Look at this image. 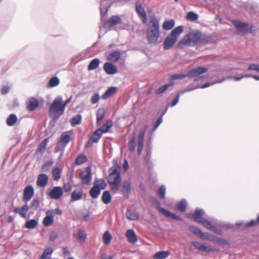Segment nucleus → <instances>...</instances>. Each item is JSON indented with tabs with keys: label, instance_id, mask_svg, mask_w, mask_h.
Returning a JSON list of instances; mask_svg holds the SVG:
<instances>
[{
	"label": "nucleus",
	"instance_id": "35",
	"mask_svg": "<svg viewBox=\"0 0 259 259\" xmlns=\"http://www.w3.org/2000/svg\"><path fill=\"white\" fill-rule=\"evenodd\" d=\"M18 117L15 114H11L6 119V123L9 126H13L17 122Z\"/></svg>",
	"mask_w": 259,
	"mask_h": 259
},
{
	"label": "nucleus",
	"instance_id": "38",
	"mask_svg": "<svg viewBox=\"0 0 259 259\" xmlns=\"http://www.w3.org/2000/svg\"><path fill=\"white\" fill-rule=\"evenodd\" d=\"M103 135V132L99 131L98 129L96 130L90 137L91 141L94 143H98Z\"/></svg>",
	"mask_w": 259,
	"mask_h": 259
},
{
	"label": "nucleus",
	"instance_id": "23",
	"mask_svg": "<svg viewBox=\"0 0 259 259\" xmlns=\"http://www.w3.org/2000/svg\"><path fill=\"white\" fill-rule=\"evenodd\" d=\"M29 209V207L28 206L27 203H25L20 208L17 207L14 208V212L15 213L19 214L23 218L25 219L26 218V214Z\"/></svg>",
	"mask_w": 259,
	"mask_h": 259
},
{
	"label": "nucleus",
	"instance_id": "20",
	"mask_svg": "<svg viewBox=\"0 0 259 259\" xmlns=\"http://www.w3.org/2000/svg\"><path fill=\"white\" fill-rule=\"evenodd\" d=\"M131 182L129 181H124L122 185L121 192L124 197L128 198L131 193Z\"/></svg>",
	"mask_w": 259,
	"mask_h": 259
},
{
	"label": "nucleus",
	"instance_id": "9",
	"mask_svg": "<svg viewBox=\"0 0 259 259\" xmlns=\"http://www.w3.org/2000/svg\"><path fill=\"white\" fill-rule=\"evenodd\" d=\"M207 70L208 69L206 67L199 66L190 70L186 73V76L189 78H195L194 80L197 82L203 78L202 76L199 75L206 72Z\"/></svg>",
	"mask_w": 259,
	"mask_h": 259
},
{
	"label": "nucleus",
	"instance_id": "1",
	"mask_svg": "<svg viewBox=\"0 0 259 259\" xmlns=\"http://www.w3.org/2000/svg\"><path fill=\"white\" fill-rule=\"evenodd\" d=\"M205 213V212L204 209L200 208H196L193 214H189L188 215V218L194 222L202 225L206 229L214 233L220 235H222L223 233L221 229L214 226L210 221L203 218Z\"/></svg>",
	"mask_w": 259,
	"mask_h": 259
},
{
	"label": "nucleus",
	"instance_id": "22",
	"mask_svg": "<svg viewBox=\"0 0 259 259\" xmlns=\"http://www.w3.org/2000/svg\"><path fill=\"white\" fill-rule=\"evenodd\" d=\"M39 102L37 99L34 97L30 98L27 103V108L30 111L35 110L38 106Z\"/></svg>",
	"mask_w": 259,
	"mask_h": 259
},
{
	"label": "nucleus",
	"instance_id": "53",
	"mask_svg": "<svg viewBox=\"0 0 259 259\" xmlns=\"http://www.w3.org/2000/svg\"><path fill=\"white\" fill-rule=\"evenodd\" d=\"M166 192V187L164 185H161L157 191V194L159 198L161 199H163L165 198V195Z\"/></svg>",
	"mask_w": 259,
	"mask_h": 259
},
{
	"label": "nucleus",
	"instance_id": "58",
	"mask_svg": "<svg viewBox=\"0 0 259 259\" xmlns=\"http://www.w3.org/2000/svg\"><path fill=\"white\" fill-rule=\"evenodd\" d=\"M39 200L38 198L33 199L31 203L30 207L33 210H36L39 207Z\"/></svg>",
	"mask_w": 259,
	"mask_h": 259
},
{
	"label": "nucleus",
	"instance_id": "45",
	"mask_svg": "<svg viewBox=\"0 0 259 259\" xmlns=\"http://www.w3.org/2000/svg\"><path fill=\"white\" fill-rule=\"evenodd\" d=\"M61 171L58 167H55L52 170V176L54 180L58 181L61 178Z\"/></svg>",
	"mask_w": 259,
	"mask_h": 259
},
{
	"label": "nucleus",
	"instance_id": "59",
	"mask_svg": "<svg viewBox=\"0 0 259 259\" xmlns=\"http://www.w3.org/2000/svg\"><path fill=\"white\" fill-rule=\"evenodd\" d=\"M52 118L51 120L49 122V125L51 127H54L60 117L55 115H49Z\"/></svg>",
	"mask_w": 259,
	"mask_h": 259
},
{
	"label": "nucleus",
	"instance_id": "63",
	"mask_svg": "<svg viewBox=\"0 0 259 259\" xmlns=\"http://www.w3.org/2000/svg\"><path fill=\"white\" fill-rule=\"evenodd\" d=\"M247 70H253L259 72V64H251L247 68Z\"/></svg>",
	"mask_w": 259,
	"mask_h": 259
},
{
	"label": "nucleus",
	"instance_id": "24",
	"mask_svg": "<svg viewBox=\"0 0 259 259\" xmlns=\"http://www.w3.org/2000/svg\"><path fill=\"white\" fill-rule=\"evenodd\" d=\"M125 236L127 241L132 244H135L138 241V238L135 231L133 229H128L126 231Z\"/></svg>",
	"mask_w": 259,
	"mask_h": 259
},
{
	"label": "nucleus",
	"instance_id": "46",
	"mask_svg": "<svg viewBox=\"0 0 259 259\" xmlns=\"http://www.w3.org/2000/svg\"><path fill=\"white\" fill-rule=\"evenodd\" d=\"M87 160V157L83 154H79L75 159V163L78 165H81Z\"/></svg>",
	"mask_w": 259,
	"mask_h": 259
},
{
	"label": "nucleus",
	"instance_id": "50",
	"mask_svg": "<svg viewBox=\"0 0 259 259\" xmlns=\"http://www.w3.org/2000/svg\"><path fill=\"white\" fill-rule=\"evenodd\" d=\"M199 16L198 15L192 11H190L188 12L186 15V19L188 20H191L192 21H196L198 19Z\"/></svg>",
	"mask_w": 259,
	"mask_h": 259
},
{
	"label": "nucleus",
	"instance_id": "6",
	"mask_svg": "<svg viewBox=\"0 0 259 259\" xmlns=\"http://www.w3.org/2000/svg\"><path fill=\"white\" fill-rule=\"evenodd\" d=\"M64 112L65 109L62 105V98L58 97L54 100L50 106L49 114L61 117L64 113Z\"/></svg>",
	"mask_w": 259,
	"mask_h": 259
},
{
	"label": "nucleus",
	"instance_id": "7",
	"mask_svg": "<svg viewBox=\"0 0 259 259\" xmlns=\"http://www.w3.org/2000/svg\"><path fill=\"white\" fill-rule=\"evenodd\" d=\"M73 134L72 131H68L63 133L60 137L55 148V152L58 153L60 150L65 151V147L71 140V136Z\"/></svg>",
	"mask_w": 259,
	"mask_h": 259
},
{
	"label": "nucleus",
	"instance_id": "42",
	"mask_svg": "<svg viewBox=\"0 0 259 259\" xmlns=\"http://www.w3.org/2000/svg\"><path fill=\"white\" fill-rule=\"evenodd\" d=\"M53 249L51 247H48L43 252L39 259H49L53 252Z\"/></svg>",
	"mask_w": 259,
	"mask_h": 259
},
{
	"label": "nucleus",
	"instance_id": "10",
	"mask_svg": "<svg viewBox=\"0 0 259 259\" xmlns=\"http://www.w3.org/2000/svg\"><path fill=\"white\" fill-rule=\"evenodd\" d=\"M79 177L81 183L83 185H88L92 181L91 167L89 166L79 173Z\"/></svg>",
	"mask_w": 259,
	"mask_h": 259
},
{
	"label": "nucleus",
	"instance_id": "52",
	"mask_svg": "<svg viewBox=\"0 0 259 259\" xmlns=\"http://www.w3.org/2000/svg\"><path fill=\"white\" fill-rule=\"evenodd\" d=\"M87 234L83 230H79L77 234V238L80 242H84L87 239Z\"/></svg>",
	"mask_w": 259,
	"mask_h": 259
},
{
	"label": "nucleus",
	"instance_id": "30",
	"mask_svg": "<svg viewBox=\"0 0 259 259\" xmlns=\"http://www.w3.org/2000/svg\"><path fill=\"white\" fill-rule=\"evenodd\" d=\"M112 196L110 191L106 190L103 192L101 200L102 202L105 204H108L111 201Z\"/></svg>",
	"mask_w": 259,
	"mask_h": 259
},
{
	"label": "nucleus",
	"instance_id": "2",
	"mask_svg": "<svg viewBox=\"0 0 259 259\" xmlns=\"http://www.w3.org/2000/svg\"><path fill=\"white\" fill-rule=\"evenodd\" d=\"M113 164L109 169L108 183L113 185L114 189H118L122 181L120 167L116 160H113Z\"/></svg>",
	"mask_w": 259,
	"mask_h": 259
},
{
	"label": "nucleus",
	"instance_id": "54",
	"mask_svg": "<svg viewBox=\"0 0 259 259\" xmlns=\"http://www.w3.org/2000/svg\"><path fill=\"white\" fill-rule=\"evenodd\" d=\"M136 138L135 137H133L129 141L128 144V150L131 153H133L135 150L136 148Z\"/></svg>",
	"mask_w": 259,
	"mask_h": 259
},
{
	"label": "nucleus",
	"instance_id": "44",
	"mask_svg": "<svg viewBox=\"0 0 259 259\" xmlns=\"http://www.w3.org/2000/svg\"><path fill=\"white\" fill-rule=\"evenodd\" d=\"M82 116L80 114L73 116L70 120V123L72 126L79 124L81 122Z\"/></svg>",
	"mask_w": 259,
	"mask_h": 259
},
{
	"label": "nucleus",
	"instance_id": "31",
	"mask_svg": "<svg viewBox=\"0 0 259 259\" xmlns=\"http://www.w3.org/2000/svg\"><path fill=\"white\" fill-rule=\"evenodd\" d=\"M169 251H159L156 252L153 255V259H165L169 255Z\"/></svg>",
	"mask_w": 259,
	"mask_h": 259
},
{
	"label": "nucleus",
	"instance_id": "55",
	"mask_svg": "<svg viewBox=\"0 0 259 259\" xmlns=\"http://www.w3.org/2000/svg\"><path fill=\"white\" fill-rule=\"evenodd\" d=\"M250 77L256 80H259V76L256 75H245V76H241L240 77H229L228 76V79L229 78H232L235 81H239L243 77Z\"/></svg>",
	"mask_w": 259,
	"mask_h": 259
},
{
	"label": "nucleus",
	"instance_id": "26",
	"mask_svg": "<svg viewBox=\"0 0 259 259\" xmlns=\"http://www.w3.org/2000/svg\"><path fill=\"white\" fill-rule=\"evenodd\" d=\"M117 91V88L115 87H109L105 92L102 95L101 98L102 99L106 100L110 96L115 94Z\"/></svg>",
	"mask_w": 259,
	"mask_h": 259
},
{
	"label": "nucleus",
	"instance_id": "4",
	"mask_svg": "<svg viewBox=\"0 0 259 259\" xmlns=\"http://www.w3.org/2000/svg\"><path fill=\"white\" fill-rule=\"evenodd\" d=\"M183 26H179L171 30L163 41L164 50H169L174 46L177 41L178 36L183 32Z\"/></svg>",
	"mask_w": 259,
	"mask_h": 259
},
{
	"label": "nucleus",
	"instance_id": "33",
	"mask_svg": "<svg viewBox=\"0 0 259 259\" xmlns=\"http://www.w3.org/2000/svg\"><path fill=\"white\" fill-rule=\"evenodd\" d=\"M174 85V81H170L168 83H166L163 85L160 86L155 91L156 94H160L165 92L169 87L173 86Z\"/></svg>",
	"mask_w": 259,
	"mask_h": 259
},
{
	"label": "nucleus",
	"instance_id": "36",
	"mask_svg": "<svg viewBox=\"0 0 259 259\" xmlns=\"http://www.w3.org/2000/svg\"><path fill=\"white\" fill-rule=\"evenodd\" d=\"M175 25V20L170 19L169 20H165L162 24V28L165 30H169L171 29Z\"/></svg>",
	"mask_w": 259,
	"mask_h": 259
},
{
	"label": "nucleus",
	"instance_id": "29",
	"mask_svg": "<svg viewBox=\"0 0 259 259\" xmlns=\"http://www.w3.org/2000/svg\"><path fill=\"white\" fill-rule=\"evenodd\" d=\"M126 217L130 220L135 221L139 218L140 215L135 210H128L126 213Z\"/></svg>",
	"mask_w": 259,
	"mask_h": 259
},
{
	"label": "nucleus",
	"instance_id": "47",
	"mask_svg": "<svg viewBox=\"0 0 259 259\" xmlns=\"http://www.w3.org/2000/svg\"><path fill=\"white\" fill-rule=\"evenodd\" d=\"M105 110L103 108H99L96 113L97 123H99L103 119L105 116Z\"/></svg>",
	"mask_w": 259,
	"mask_h": 259
},
{
	"label": "nucleus",
	"instance_id": "40",
	"mask_svg": "<svg viewBox=\"0 0 259 259\" xmlns=\"http://www.w3.org/2000/svg\"><path fill=\"white\" fill-rule=\"evenodd\" d=\"M113 123L110 120H107L100 128L98 130L103 133H106L109 132L110 128L112 126Z\"/></svg>",
	"mask_w": 259,
	"mask_h": 259
},
{
	"label": "nucleus",
	"instance_id": "60",
	"mask_svg": "<svg viewBox=\"0 0 259 259\" xmlns=\"http://www.w3.org/2000/svg\"><path fill=\"white\" fill-rule=\"evenodd\" d=\"M98 184L99 188L101 191L102 190L105 189L107 187V184L106 183L105 181L103 179H98Z\"/></svg>",
	"mask_w": 259,
	"mask_h": 259
},
{
	"label": "nucleus",
	"instance_id": "17",
	"mask_svg": "<svg viewBox=\"0 0 259 259\" xmlns=\"http://www.w3.org/2000/svg\"><path fill=\"white\" fill-rule=\"evenodd\" d=\"M101 191L98 186V179H95L93 186L90 189L89 191V194L92 198L96 199L98 197L101 193Z\"/></svg>",
	"mask_w": 259,
	"mask_h": 259
},
{
	"label": "nucleus",
	"instance_id": "41",
	"mask_svg": "<svg viewBox=\"0 0 259 259\" xmlns=\"http://www.w3.org/2000/svg\"><path fill=\"white\" fill-rule=\"evenodd\" d=\"M37 225L38 221L36 220L31 219L26 222L24 227L28 229H32L35 228Z\"/></svg>",
	"mask_w": 259,
	"mask_h": 259
},
{
	"label": "nucleus",
	"instance_id": "49",
	"mask_svg": "<svg viewBox=\"0 0 259 259\" xmlns=\"http://www.w3.org/2000/svg\"><path fill=\"white\" fill-rule=\"evenodd\" d=\"M112 239V236L108 231H106L103 235V241L105 245H108Z\"/></svg>",
	"mask_w": 259,
	"mask_h": 259
},
{
	"label": "nucleus",
	"instance_id": "21",
	"mask_svg": "<svg viewBox=\"0 0 259 259\" xmlns=\"http://www.w3.org/2000/svg\"><path fill=\"white\" fill-rule=\"evenodd\" d=\"M48 181V176L46 174H41L38 176L36 184L40 187H44L47 185Z\"/></svg>",
	"mask_w": 259,
	"mask_h": 259
},
{
	"label": "nucleus",
	"instance_id": "5",
	"mask_svg": "<svg viewBox=\"0 0 259 259\" xmlns=\"http://www.w3.org/2000/svg\"><path fill=\"white\" fill-rule=\"evenodd\" d=\"M150 202L152 205L159 211L160 213L164 215L165 217L167 218H171L173 220L177 221H183V219L181 217L171 212L169 210L161 207L160 202L156 198L152 197L150 200Z\"/></svg>",
	"mask_w": 259,
	"mask_h": 259
},
{
	"label": "nucleus",
	"instance_id": "15",
	"mask_svg": "<svg viewBox=\"0 0 259 259\" xmlns=\"http://www.w3.org/2000/svg\"><path fill=\"white\" fill-rule=\"evenodd\" d=\"M103 69L108 75H114L118 72L117 67L112 62H105L103 66Z\"/></svg>",
	"mask_w": 259,
	"mask_h": 259
},
{
	"label": "nucleus",
	"instance_id": "28",
	"mask_svg": "<svg viewBox=\"0 0 259 259\" xmlns=\"http://www.w3.org/2000/svg\"><path fill=\"white\" fill-rule=\"evenodd\" d=\"M83 195V191L80 189L78 191L76 190H74L71 195L70 202H74L80 200Z\"/></svg>",
	"mask_w": 259,
	"mask_h": 259
},
{
	"label": "nucleus",
	"instance_id": "62",
	"mask_svg": "<svg viewBox=\"0 0 259 259\" xmlns=\"http://www.w3.org/2000/svg\"><path fill=\"white\" fill-rule=\"evenodd\" d=\"M215 242L222 244V245H227V240L223 239L222 238H220L219 237H218L214 235V238L213 240Z\"/></svg>",
	"mask_w": 259,
	"mask_h": 259
},
{
	"label": "nucleus",
	"instance_id": "16",
	"mask_svg": "<svg viewBox=\"0 0 259 259\" xmlns=\"http://www.w3.org/2000/svg\"><path fill=\"white\" fill-rule=\"evenodd\" d=\"M191 244L196 249L202 252H210L214 250L213 247L211 245L206 246L204 244H201L198 241H192Z\"/></svg>",
	"mask_w": 259,
	"mask_h": 259
},
{
	"label": "nucleus",
	"instance_id": "13",
	"mask_svg": "<svg viewBox=\"0 0 259 259\" xmlns=\"http://www.w3.org/2000/svg\"><path fill=\"white\" fill-rule=\"evenodd\" d=\"M135 7L136 11L139 18L143 23H146L147 21V14L144 8L139 1L136 2Z\"/></svg>",
	"mask_w": 259,
	"mask_h": 259
},
{
	"label": "nucleus",
	"instance_id": "11",
	"mask_svg": "<svg viewBox=\"0 0 259 259\" xmlns=\"http://www.w3.org/2000/svg\"><path fill=\"white\" fill-rule=\"evenodd\" d=\"M63 193V188L61 187L55 186L48 192V195L52 199L58 200L62 196Z\"/></svg>",
	"mask_w": 259,
	"mask_h": 259
},
{
	"label": "nucleus",
	"instance_id": "37",
	"mask_svg": "<svg viewBox=\"0 0 259 259\" xmlns=\"http://www.w3.org/2000/svg\"><path fill=\"white\" fill-rule=\"evenodd\" d=\"M191 42L190 40V35L188 34L184 37L177 44L178 48H182L183 46H189Z\"/></svg>",
	"mask_w": 259,
	"mask_h": 259
},
{
	"label": "nucleus",
	"instance_id": "56",
	"mask_svg": "<svg viewBox=\"0 0 259 259\" xmlns=\"http://www.w3.org/2000/svg\"><path fill=\"white\" fill-rule=\"evenodd\" d=\"M214 238V235L208 233V232H202L200 236L201 239L203 240H207L208 241H212Z\"/></svg>",
	"mask_w": 259,
	"mask_h": 259
},
{
	"label": "nucleus",
	"instance_id": "27",
	"mask_svg": "<svg viewBox=\"0 0 259 259\" xmlns=\"http://www.w3.org/2000/svg\"><path fill=\"white\" fill-rule=\"evenodd\" d=\"M60 82V80L59 78L56 76H54L52 77L48 82L47 83V88L50 89L57 87L59 84Z\"/></svg>",
	"mask_w": 259,
	"mask_h": 259
},
{
	"label": "nucleus",
	"instance_id": "57",
	"mask_svg": "<svg viewBox=\"0 0 259 259\" xmlns=\"http://www.w3.org/2000/svg\"><path fill=\"white\" fill-rule=\"evenodd\" d=\"M186 77V74H174L170 76V81H173L177 79H182Z\"/></svg>",
	"mask_w": 259,
	"mask_h": 259
},
{
	"label": "nucleus",
	"instance_id": "3",
	"mask_svg": "<svg viewBox=\"0 0 259 259\" xmlns=\"http://www.w3.org/2000/svg\"><path fill=\"white\" fill-rule=\"evenodd\" d=\"M152 26L147 31V38L149 44L157 45L159 43V22L154 15L151 17Z\"/></svg>",
	"mask_w": 259,
	"mask_h": 259
},
{
	"label": "nucleus",
	"instance_id": "32",
	"mask_svg": "<svg viewBox=\"0 0 259 259\" xmlns=\"http://www.w3.org/2000/svg\"><path fill=\"white\" fill-rule=\"evenodd\" d=\"M100 63V60L99 59L97 58L93 59V60H92L91 61V62H90V63L88 65V70L92 71V70L96 69V68H97L99 67Z\"/></svg>",
	"mask_w": 259,
	"mask_h": 259
},
{
	"label": "nucleus",
	"instance_id": "43",
	"mask_svg": "<svg viewBox=\"0 0 259 259\" xmlns=\"http://www.w3.org/2000/svg\"><path fill=\"white\" fill-rule=\"evenodd\" d=\"M147 127V126H146L144 129L140 131L138 136V145H144V137Z\"/></svg>",
	"mask_w": 259,
	"mask_h": 259
},
{
	"label": "nucleus",
	"instance_id": "51",
	"mask_svg": "<svg viewBox=\"0 0 259 259\" xmlns=\"http://www.w3.org/2000/svg\"><path fill=\"white\" fill-rule=\"evenodd\" d=\"M189 230L194 235L200 238L202 232L199 228L195 226H190L189 228Z\"/></svg>",
	"mask_w": 259,
	"mask_h": 259
},
{
	"label": "nucleus",
	"instance_id": "18",
	"mask_svg": "<svg viewBox=\"0 0 259 259\" xmlns=\"http://www.w3.org/2000/svg\"><path fill=\"white\" fill-rule=\"evenodd\" d=\"M201 33L202 32L198 30L188 33L190 35V40L193 46H195L198 44L201 38Z\"/></svg>",
	"mask_w": 259,
	"mask_h": 259
},
{
	"label": "nucleus",
	"instance_id": "39",
	"mask_svg": "<svg viewBox=\"0 0 259 259\" xmlns=\"http://www.w3.org/2000/svg\"><path fill=\"white\" fill-rule=\"evenodd\" d=\"M187 202L185 199H182L176 205V208L179 211L183 212H185L187 207Z\"/></svg>",
	"mask_w": 259,
	"mask_h": 259
},
{
	"label": "nucleus",
	"instance_id": "61",
	"mask_svg": "<svg viewBox=\"0 0 259 259\" xmlns=\"http://www.w3.org/2000/svg\"><path fill=\"white\" fill-rule=\"evenodd\" d=\"M111 6V5H109L106 6L104 9L101 7L100 8L101 17L102 19L106 16Z\"/></svg>",
	"mask_w": 259,
	"mask_h": 259
},
{
	"label": "nucleus",
	"instance_id": "12",
	"mask_svg": "<svg viewBox=\"0 0 259 259\" xmlns=\"http://www.w3.org/2000/svg\"><path fill=\"white\" fill-rule=\"evenodd\" d=\"M34 194V189L31 185H27L24 189L23 201L25 203L31 200Z\"/></svg>",
	"mask_w": 259,
	"mask_h": 259
},
{
	"label": "nucleus",
	"instance_id": "48",
	"mask_svg": "<svg viewBox=\"0 0 259 259\" xmlns=\"http://www.w3.org/2000/svg\"><path fill=\"white\" fill-rule=\"evenodd\" d=\"M54 161L52 160H48L45 162L41 166V170L43 172L49 171Z\"/></svg>",
	"mask_w": 259,
	"mask_h": 259
},
{
	"label": "nucleus",
	"instance_id": "34",
	"mask_svg": "<svg viewBox=\"0 0 259 259\" xmlns=\"http://www.w3.org/2000/svg\"><path fill=\"white\" fill-rule=\"evenodd\" d=\"M49 141V138L45 139L38 146L36 152H39L41 154H43L46 149L47 144Z\"/></svg>",
	"mask_w": 259,
	"mask_h": 259
},
{
	"label": "nucleus",
	"instance_id": "64",
	"mask_svg": "<svg viewBox=\"0 0 259 259\" xmlns=\"http://www.w3.org/2000/svg\"><path fill=\"white\" fill-rule=\"evenodd\" d=\"M100 99V96L98 93L94 94L91 97V103L93 104H95L98 102Z\"/></svg>",
	"mask_w": 259,
	"mask_h": 259
},
{
	"label": "nucleus",
	"instance_id": "25",
	"mask_svg": "<svg viewBox=\"0 0 259 259\" xmlns=\"http://www.w3.org/2000/svg\"><path fill=\"white\" fill-rule=\"evenodd\" d=\"M121 57V53L119 51H114L110 53L107 56L108 61L117 62Z\"/></svg>",
	"mask_w": 259,
	"mask_h": 259
},
{
	"label": "nucleus",
	"instance_id": "19",
	"mask_svg": "<svg viewBox=\"0 0 259 259\" xmlns=\"http://www.w3.org/2000/svg\"><path fill=\"white\" fill-rule=\"evenodd\" d=\"M54 210H48L46 212V216L44 218L42 224L45 226H50L54 221Z\"/></svg>",
	"mask_w": 259,
	"mask_h": 259
},
{
	"label": "nucleus",
	"instance_id": "14",
	"mask_svg": "<svg viewBox=\"0 0 259 259\" xmlns=\"http://www.w3.org/2000/svg\"><path fill=\"white\" fill-rule=\"evenodd\" d=\"M121 21V19L118 15H114L111 17L108 20L106 21L103 23V27L107 28L113 27L120 23Z\"/></svg>",
	"mask_w": 259,
	"mask_h": 259
},
{
	"label": "nucleus",
	"instance_id": "8",
	"mask_svg": "<svg viewBox=\"0 0 259 259\" xmlns=\"http://www.w3.org/2000/svg\"><path fill=\"white\" fill-rule=\"evenodd\" d=\"M232 23L237 29L238 34L241 35L251 33L253 27L251 24L238 20H233Z\"/></svg>",
	"mask_w": 259,
	"mask_h": 259
}]
</instances>
